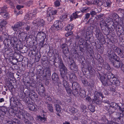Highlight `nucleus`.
<instances>
[{"label":"nucleus","mask_w":124,"mask_h":124,"mask_svg":"<svg viewBox=\"0 0 124 124\" xmlns=\"http://www.w3.org/2000/svg\"><path fill=\"white\" fill-rule=\"evenodd\" d=\"M61 47L62 49L65 48L67 49L68 47L67 45L65 43L61 45Z\"/></svg>","instance_id":"51"},{"label":"nucleus","mask_w":124,"mask_h":124,"mask_svg":"<svg viewBox=\"0 0 124 124\" xmlns=\"http://www.w3.org/2000/svg\"><path fill=\"white\" fill-rule=\"evenodd\" d=\"M80 108L82 111L83 113L85 114L87 113L86 110L87 107L86 106L83 104H82L80 106Z\"/></svg>","instance_id":"24"},{"label":"nucleus","mask_w":124,"mask_h":124,"mask_svg":"<svg viewBox=\"0 0 124 124\" xmlns=\"http://www.w3.org/2000/svg\"><path fill=\"white\" fill-rule=\"evenodd\" d=\"M109 51H108V57L109 58V59L110 60V61L111 62V61L113 60H112V57L113 56V54L114 53V52L113 51L112 52H110L109 53Z\"/></svg>","instance_id":"38"},{"label":"nucleus","mask_w":124,"mask_h":124,"mask_svg":"<svg viewBox=\"0 0 124 124\" xmlns=\"http://www.w3.org/2000/svg\"><path fill=\"white\" fill-rule=\"evenodd\" d=\"M104 68L107 70H109L111 69V68L109 64L107 63L104 65Z\"/></svg>","instance_id":"47"},{"label":"nucleus","mask_w":124,"mask_h":124,"mask_svg":"<svg viewBox=\"0 0 124 124\" xmlns=\"http://www.w3.org/2000/svg\"><path fill=\"white\" fill-rule=\"evenodd\" d=\"M7 110V108L6 107L2 106L0 107V112L1 111L5 114H6Z\"/></svg>","instance_id":"39"},{"label":"nucleus","mask_w":124,"mask_h":124,"mask_svg":"<svg viewBox=\"0 0 124 124\" xmlns=\"http://www.w3.org/2000/svg\"><path fill=\"white\" fill-rule=\"evenodd\" d=\"M57 13L56 10L53 9L49 10H47V19L49 21H51L54 18V16Z\"/></svg>","instance_id":"5"},{"label":"nucleus","mask_w":124,"mask_h":124,"mask_svg":"<svg viewBox=\"0 0 124 124\" xmlns=\"http://www.w3.org/2000/svg\"><path fill=\"white\" fill-rule=\"evenodd\" d=\"M92 102L93 103L98 104H100L101 103V101L100 100L99 98L94 97V98L92 101Z\"/></svg>","instance_id":"23"},{"label":"nucleus","mask_w":124,"mask_h":124,"mask_svg":"<svg viewBox=\"0 0 124 124\" xmlns=\"http://www.w3.org/2000/svg\"><path fill=\"white\" fill-rule=\"evenodd\" d=\"M69 75V76L70 81L71 83L76 81L77 80V78L74 73H71Z\"/></svg>","instance_id":"15"},{"label":"nucleus","mask_w":124,"mask_h":124,"mask_svg":"<svg viewBox=\"0 0 124 124\" xmlns=\"http://www.w3.org/2000/svg\"><path fill=\"white\" fill-rule=\"evenodd\" d=\"M7 24V22L4 20H0V30L2 31L3 28Z\"/></svg>","instance_id":"16"},{"label":"nucleus","mask_w":124,"mask_h":124,"mask_svg":"<svg viewBox=\"0 0 124 124\" xmlns=\"http://www.w3.org/2000/svg\"><path fill=\"white\" fill-rule=\"evenodd\" d=\"M94 97L99 98L100 97H101L102 99L104 98H105L103 96V95L102 93L97 91H95V92Z\"/></svg>","instance_id":"19"},{"label":"nucleus","mask_w":124,"mask_h":124,"mask_svg":"<svg viewBox=\"0 0 124 124\" xmlns=\"http://www.w3.org/2000/svg\"><path fill=\"white\" fill-rule=\"evenodd\" d=\"M26 111L24 110L20 109L19 112V115L20 117H19L20 119H22L23 118L25 117V115Z\"/></svg>","instance_id":"17"},{"label":"nucleus","mask_w":124,"mask_h":124,"mask_svg":"<svg viewBox=\"0 0 124 124\" xmlns=\"http://www.w3.org/2000/svg\"><path fill=\"white\" fill-rule=\"evenodd\" d=\"M88 108L92 112H94L95 111V107L91 104H90L88 105Z\"/></svg>","instance_id":"35"},{"label":"nucleus","mask_w":124,"mask_h":124,"mask_svg":"<svg viewBox=\"0 0 124 124\" xmlns=\"http://www.w3.org/2000/svg\"><path fill=\"white\" fill-rule=\"evenodd\" d=\"M8 87L10 91L11 92L13 91L12 89L14 88V86L11 83H10L8 85Z\"/></svg>","instance_id":"50"},{"label":"nucleus","mask_w":124,"mask_h":124,"mask_svg":"<svg viewBox=\"0 0 124 124\" xmlns=\"http://www.w3.org/2000/svg\"><path fill=\"white\" fill-rule=\"evenodd\" d=\"M15 104L19 108H21L23 107V105L22 104L17 100H16V101L15 102Z\"/></svg>","instance_id":"40"},{"label":"nucleus","mask_w":124,"mask_h":124,"mask_svg":"<svg viewBox=\"0 0 124 124\" xmlns=\"http://www.w3.org/2000/svg\"><path fill=\"white\" fill-rule=\"evenodd\" d=\"M68 78V76H67V78L65 79L63 78V85L65 88L67 86H69L68 82L65 80H66V79H67Z\"/></svg>","instance_id":"41"},{"label":"nucleus","mask_w":124,"mask_h":124,"mask_svg":"<svg viewBox=\"0 0 124 124\" xmlns=\"http://www.w3.org/2000/svg\"><path fill=\"white\" fill-rule=\"evenodd\" d=\"M15 98L13 97H11L10 99V103L13 102L15 104V102L16 101L15 100Z\"/></svg>","instance_id":"60"},{"label":"nucleus","mask_w":124,"mask_h":124,"mask_svg":"<svg viewBox=\"0 0 124 124\" xmlns=\"http://www.w3.org/2000/svg\"><path fill=\"white\" fill-rule=\"evenodd\" d=\"M94 2L95 5L99 7L101 6L103 4V0H96Z\"/></svg>","instance_id":"25"},{"label":"nucleus","mask_w":124,"mask_h":124,"mask_svg":"<svg viewBox=\"0 0 124 124\" xmlns=\"http://www.w3.org/2000/svg\"><path fill=\"white\" fill-rule=\"evenodd\" d=\"M47 108L48 110L51 112H53V108L52 107V105L51 104H48L47 105Z\"/></svg>","instance_id":"43"},{"label":"nucleus","mask_w":124,"mask_h":124,"mask_svg":"<svg viewBox=\"0 0 124 124\" xmlns=\"http://www.w3.org/2000/svg\"><path fill=\"white\" fill-rule=\"evenodd\" d=\"M79 93L80 96L82 98H84L85 96V92L81 90V88L80 90H78V93Z\"/></svg>","instance_id":"28"},{"label":"nucleus","mask_w":124,"mask_h":124,"mask_svg":"<svg viewBox=\"0 0 124 124\" xmlns=\"http://www.w3.org/2000/svg\"><path fill=\"white\" fill-rule=\"evenodd\" d=\"M111 63L114 67L117 68L121 67V66L123 65V63L120 60H116L115 61L111 60Z\"/></svg>","instance_id":"8"},{"label":"nucleus","mask_w":124,"mask_h":124,"mask_svg":"<svg viewBox=\"0 0 124 124\" xmlns=\"http://www.w3.org/2000/svg\"><path fill=\"white\" fill-rule=\"evenodd\" d=\"M111 82L113 84L116 86H119L120 85V82L119 80L115 77L112 80H111Z\"/></svg>","instance_id":"18"},{"label":"nucleus","mask_w":124,"mask_h":124,"mask_svg":"<svg viewBox=\"0 0 124 124\" xmlns=\"http://www.w3.org/2000/svg\"><path fill=\"white\" fill-rule=\"evenodd\" d=\"M93 26H92L88 27L87 29L86 32L88 33V35L91 34L93 32Z\"/></svg>","instance_id":"31"},{"label":"nucleus","mask_w":124,"mask_h":124,"mask_svg":"<svg viewBox=\"0 0 124 124\" xmlns=\"http://www.w3.org/2000/svg\"><path fill=\"white\" fill-rule=\"evenodd\" d=\"M32 24L34 25L38 23L39 24V20L38 19H36L35 20H34L32 22Z\"/></svg>","instance_id":"57"},{"label":"nucleus","mask_w":124,"mask_h":124,"mask_svg":"<svg viewBox=\"0 0 124 124\" xmlns=\"http://www.w3.org/2000/svg\"><path fill=\"white\" fill-rule=\"evenodd\" d=\"M33 17H34V14H33L32 13H30L28 14H27L26 16L28 17V19H31L33 16Z\"/></svg>","instance_id":"53"},{"label":"nucleus","mask_w":124,"mask_h":124,"mask_svg":"<svg viewBox=\"0 0 124 124\" xmlns=\"http://www.w3.org/2000/svg\"><path fill=\"white\" fill-rule=\"evenodd\" d=\"M113 113H114V114L116 115V116L117 119L120 120L121 119V118H122V117L123 116V115L121 113L114 112H113Z\"/></svg>","instance_id":"27"},{"label":"nucleus","mask_w":124,"mask_h":124,"mask_svg":"<svg viewBox=\"0 0 124 124\" xmlns=\"http://www.w3.org/2000/svg\"><path fill=\"white\" fill-rule=\"evenodd\" d=\"M14 43L13 44L12 47H13L15 49V50H19V45H17L16 44V42H14Z\"/></svg>","instance_id":"48"},{"label":"nucleus","mask_w":124,"mask_h":124,"mask_svg":"<svg viewBox=\"0 0 124 124\" xmlns=\"http://www.w3.org/2000/svg\"><path fill=\"white\" fill-rule=\"evenodd\" d=\"M45 40V39L42 40V41H40L39 44V46H40L41 47H43L45 45L44 44V43Z\"/></svg>","instance_id":"58"},{"label":"nucleus","mask_w":124,"mask_h":124,"mask_svg":"<svg viewBox=\"0 0 124 124\" xmlns=\"http://www.w3.org/2000/svg\"><path fill=\"white\" fill-rule=\"evenodd\" d=\"M103 15L102 14L98 15L96 18L97 20H100V21L102 22L103 20Z\"/></svg>","instance_id":"36"},{"label":"nucleus","mask_w":124,"mask_h":124,"mask_svg":"<svg viewBox=\"0 0 124 124\" xmlns=\"http://www.w3.org/2000/svg\"><path fill=\"white\" fill-rule=\"evenodd\" d=\"M39 25H40L41 26H43L45 24V21L42 19H40L39 21Z\"/></svg>","instance_id":"44"},{"label":"nucleus","mask_w":124,"mask_h":124,"mask_svg":"<svg viewBox=\"0 0 124 124\" xmlns=\"http://www.w3.org/2000/svg\"><path fill=\"white\" fill-rule=\"evenodd\" d=\"M54 4L55 6L56 7H58L60 5V2L58 0L54 2Z\"/></svg>","instance_id":"61"},{"label":"nucleus","mask_w":124,"mask_h":124,"mask_svg":"<svg viewBox=\"0 0 124 124\" xmlns=\"http://www.w3.org/2000/svg\"><path fill=\"white\" fill-rule=\"evenodd\" d=\"M62 51L64 54L68 53L69 51L68 47L67 48V49L65 48L62 49Z\"/></svg>","instance_id":"62"},{"label":"nucleus","mask_w":124,"mask_h":124,"mask_svg":"<svg viewBox=\"0 0 124 124\" xmlns=\"http://www.w3.org/2000/svg\"><path fill=\"white\" fill-rule=\"evenodd\" d=\"M90 14L92 17H93L94 16L96 15V13L93 10H92L90 11Z\"/></svg>","instance_id":"63"},{"label":"nucleus","mask_w":124,"mask_h":124,"mask_svg":"<svg viewBox=\"0 0 124 124\" xmlns=\"http://www.w3.org/2000/svg\"><path fill=\"white\" fill-rule=\"evenodd\" d=\"M87 69L90 73L92 74L95 73V70L92 69V66L90 65H88Z\"/></svg>","instance_id":"30"},{"label":"nucleus","mask_w":124,"mask_h":124,"mask_svg":"<svg viewBox=\"0 0 124 124\" xmlns=\"http://www.w3.org/2000/svg\"><path fill=\"white\" fill-rule=\"evenodd\" d=\"M46 36V34L44 32L40 31L39 32L37 33L36 38L38 40H42L45 39Z\"/></svg>","instance_id":"11"},{"label":"nucleus","mask_w":124,"mask_h":124,"mask_svg":"<svg viewBox=\"0 0 124 124\" xmlns=\"http://www.w3.org/2000/svg\"><path fill=\"white\" fill-rule=\"evenodd\" d=\"M17 41V39L15 36L13 37L10 39H5L4 42L6 46L11 47H12L13 44L14 42H16Z\"/></svg>","instance_id":"3"},{"label":"nucleus","mask_w":124,"mask_h":124,"mask_svg":"<svg viewBox=\"0 0 124 124\" xmlns=\"http://www.w3.org/2000/svg\"><path fill=\"white\" fill-rule=\"evenodd\" d=\"M110 106L111 108L116 109L118 108V104L115 102H112L110 104Z\"/></svg>","instance_id":"34"},{"label":"nucleus","mask_w":124,"mask_h":124,"mask_svg":"<svg viewBox=\"0 0 124 124\" xmlns=\"http://www.w3.org/2000/svg\"><path fill=\"white\" fill-rule=\"evenodd\" d=\"M98 78L100 79L103 85L106 86L109 85V81L104 76H102L100 73L98 75Z\"/></svg>","instance_id":"7"},{"label":"nucleus","mask_w":124,"mask_h":124,"mask_svg":"<svg viewBox=\"0 0 124 124\" xmlns=\"http://www.w3.org/2000/svg\"><path fill=\"white\" fill-rule=\"evenodd\" d=\"M70 111L72 113H76L78 112V110L76 108L74 107H72L71 108H70Z\"/></svg>","instance_id":"46"},{"label":"nucleus","mask_w":124,"mask_h":124,"mask_svg":"<svg viewBox=\"0 0 124 124\" xmlns=\"http://www.w3.org/2000/svg\"><path fill=\"white\" fill-rule=\"evenodd\" d=\"M112 49L114 51L117 53V54L120 57H123L124 56V50H122L121 48L113 45L112 46Z\"/></svg>","instance_id":"6"},{"label":"nucleus","mask_w":124,"mask_h":124,"mask_svg":"<svg viewBox=\"0 0 124 124\" xmlns=\"http://www.w3.org/2000/svg\"><path fill=\"white\" fill-rule=\"evenodd\" d=\"M111 16L114 19H118L119 18V16L116 13H112L111 14Z\"/></svg>","instance_id":"42"},{"label":"nucleus","mask_w":124,"mask_h":124,"mask_svg":"<svg viewBox=\"0 0 124 124\" xmlns=\"http://www.w3.org/2000/svg\"><path fill=\"white\" fill-rule=\"evenodd\" d=\"M88 22V23L92 25V26H96L97 25V24L96 21L95 20H93L92 19L90 18V19Z\"/></svg>","instance_id":"21"},{"label":"nucleus","mask_w":124,"mask_h":124,"mask_svg":"<svg viewBox=\"0 0 124 124\" xmlns=\"http://www.w3.org/2000/svg\"><path fill=\"white\" fill-rule=\"evenodd\" d=\"M76 13H77V16H78V17H81L83 13L81 11H76Z\"/></svg>","instance_id":"59"},{"label":"nucleus","mask_w":124,"mask_h":124,"mask_svg":"<svg viewBox=\"0 0 124 124\" xmlns=\"http://www.w3.org/2000/svg\"><path fill=\"white\" fill-rule=\"evenodd\" d=\"M51 75V72L50 69L49 68H46L44 69L41 76L43 77L44 79L46 80V81L47 82V80H48V78H50ZM47 83L48 84L49 83L48 82H47Z\"/></svg>","instance_id":"4"},{"label":"nucleus","mask_w":124,"mask_h":124,"mask_svg":"<svg viewBox=\"0 0 124 124\" xmlns=\"http://www.w3.org/2000/svg\"><path fill=\"white\" fill-rule=\"evenodd\" d=\"M73 25L72 24H70L67 25L65 28V30L67 31H71L73 28Z\"/></svg>","instance_id":"26"},{"label":"nucleus","mask_w":124,"mask_h":124,"mask_svg":"<svg viewBox=\"0 0 124 124\" xmlns=\"http://www.w3.org/2000/svg\"><path fill=\"white\" fill-rule=\"evenodd\" d=\"M112 4V2L110 0H107L104 2V6L108 8L110 7Z\"/></svg>","instance_id":"29"},{"label":"nucleus","mask_w":124,"mask_h":124,"mask_svg":"<svg viewBox=\"0 0 124 124\" xmlns=\"http://www.w3.org/2000/svg\"><path fill=\"white\" fill-rule=\"evenodd\" d=\"M0 15L4 18H6L8 17L9 15L8 13L6 12H0Z\"/></svg>","instance_id":"45"},{"label":"nucleus","mask_w":124,"mask_h":124,"mask_svg":"<svg viewBox=\"0 0 124 124\" xmlns=\"http://www.w3.org/2000/svg\"><path fill=\"white\" fill-rule=\"evenodd\" d=\"M78 18V16H77V14L76 12L73 13V14L71 15L70 18V20L71 21H72L73 20V18L76 19L77 18Z\"/></svg>","instance_id":"37"},{"label":"nucleus","mask_w":124,"mask_h":124,"mask_svg":"<svg viewBox=\"0 0 124 124\" xmlns=\"http://www.w3.org/2000/svg\"><path fill=\"white\" fill-rule=\"evenodd\" d=\"M65 89L68 93L71 94V93L72 90L69 87V86L65 87Z\"/></svg>","instance_id":"52"},{"label":"nucleus","mask_w":124,"mask_h":124,"mask_svg":"<svg viewBox=\"0 0 124 124\" xmlns=\"http://www.w3.org/2000/svg\"><path fill=\"white\" fill-rule=\"evenodd\" d=\"M68 16V15L67 14L61 15L60 17V21L62 22L63 21H65L67 20L68 19H69L67 17Z\"/></svg>","instance_id":"20"},{"label":"nucleus","mask_w":124,"mask_h":124,"mask_svg":"<svg viewBox=\"0 0 124 124\" xmlns=\"http://www.w3.org/2000/svg\"><path fill=\"white\" fill-rule=\"evenodd\" d=\"M104 76L106 77L108 79H111V80H113L114 78L116 77L115 75L110 72H108L104 74Z\"/></svg>","instance_id":"14"},{"label":"nucleus","mask_w":124,"mask_h":124,"mask_svg":"<svg viewBox=\"0 0 124 124\" xmlns=\"http://www.w3.org/2000/svg\"><path fill=\"white\" fill-rule=\"evenodd\" d=\"M33 2L32 1H29L27 2V6L28 7H29L31 6L33 4Z\"/></svg>","instance_id":"64"},{"label":"nucleus","mask_w":124,"mask_h":124,"mask_svg":"<svg viewBox=\"0 0 124 124\" xmlns=\"http://www.w3.org/2000/svg\"><path fill=\"white\" fill-rule=\"evenodd\" d=\"M54 106L55 107V110L56 111L59 113H60L62 109L61 106L57 104H55Z\"/></svg>","instance_id":"32"},{"label":"nucleus","mask_w":124,"mask_h":124,"mask_svg":"<svg viewBox=\"0 0 124 124\" xmlns=\"http://www.w3.org/2000/svg\"><path fill=\"white\" fill-rule=\"evenodd\" d=\"M88 33L87 32H86V33L85 34V40H86V41L87 40H89L90 38V37L89 36L90 34L88 35Z\"/></svg>","instance_id":"56"},{"label":"nucleus","mask_w":124,"mask_h":124,"mask_svg":"<svg viewBox=\"0 0 124 124\" xmlns=\"http://www.w3.org/2000/svg\"><path fill=\"white\" fill-rule=\"evenodd\" d=\"M22 25V23L20 22H18L15 24L13 26H12L11 28L15 31H17L19 29L21 28V27Z\"/></svg>","instance_id":"12"},{"label":"nucleus","mask_w":124,"mask_h":124,"mask_svg":"<svg viewBox=\"0 0 124 124\" xmlns=\"http://www.w3.org/2000/svg\"><path fill=\"white\" fill-rule=\"evenodd\" d=\"M60 22V21H59L58 20L55 21L53 25L51 27V29L53 28L54 27H55V26H57L58 23H59V22Z\"/></svg>","instance_id":"49"},{"label":"nucleus","mask_w":124,"mask_h":124,"mask_svg":"<svg viewBox=\"0 0 124 124\" xmlns=\"http://www.w3.org/2000/svg\"><path fill=\"white\" fill-rule=\"evenodd\" d=\"M43 115V117L41 116H38V119L39 121H41L42 122H44L46 120V118L44 117Z\"/></svg>","instance_id":"33"},{"label":"nucleus","mask_w":124,"mask_h":124,"mask_svg":"<svg viewBox=\"0 0 124 124\" xmlns=\"http://www.w3.org/2000/svg\"><path fill=\"white\" fill-rule=\"evenodd\" d=\"M82 82L84 84L85 86H87L88 85L87 82V81L85 79H82L81 80Z\"/></svg>","instance_id":"55"},{"label":"nucleus","mask_w":124,"mask_h":124,"mask_svg":"<svg viewBox=\"0 0 124 124\" xmlns=\"http://www.w3.org/2000/svg\"><path fill=\"white\" fill-rule=\"evenodd\" d=\"M71 83L72 93L74 96H76L78 94V90H80L81 88L80 85L76 81L72 82Z\"/></svg>","instance_id":"2"},{"label":"nucleus","mask_w":124,"mask_h":124,"mask_svg":"<svg viewBox=\"0 0 124 124\" xmlns=\"http://www.w3.org/2000/svg\"><path fill=\"white\" fill-rule=\"evenodd\" d=\"M78 42V44L80 45H86L87 44L86 40L82 38L79 39Z\"/></svg>","instance_id":"22"},{"label":"nucleus","mask_w":124,"mask_h":124,"mask_svg":"<svg viewBox=\"0 0 124 124\" xmlns=\"http://www.w3.org/2000/svg\"><path fill=\"white\" fill-rule=\"evenodd\" d=\"M58 63L61 77L62 78L64 79L67 78V74H66V72H67V70L63 63L62 59L60 58L58 59Z\"/></svg>","instance_id":"1"},{"label":"nucleus","mask_w":124,"mask_h":124,"mask_svg":"<svg viewBox=\"0 0 124 124\" xmlns=\"http://www.w3.org/2000/svg\"><path fill=\"white\" fill-rule=\"evenodd\" d=\"M27 34L24 32L20 33L18 36L19 39L21 41H24L27 37Z\"/></svg>","instance_id":"13"},{"label":"nucleus","mask_w":124,"mask_h":124,"mask_svg":"<svg viewBox=\"0 0 124 124\" xmlns=\"http://www.w3.org/2000/svg\"><path fill=\"white\" fill-rule=\"evenodd\" d=\"M52 82L54 84L58 83L59 81V79L58 75L56 73L54 72L52 76Z\"/></svg>","instance_id":"10"},{"label":"nucleus","mask_w":124,"mask_h":124,"mask_svg":"<svg viewBox=\"0 0 124 124\" xmlns=\"http://www.w3.org/2000/svg\"><path fill=\"white\" fill-rule=\"evenodd\" d=\"M70 60V63L69 62V65L70 66L71 69L73 71H75L77 70V67L76 64L74 62V61L72 59H71L69 57L68 58Z\"/></svg>","instance_id":"9"},{"label":"nucleus","mask_w":124,"mask_h":124,"mask_svg":"<svg viewBox=\"0 0 124 124\" xmlns=\"http://www.w3.org/2000/svg\"><path fill=\"white\" fill-rule=\"evenodd\" d=\"M22 119L23 120L25 124H28L30 122L25 117L23 118Z\"/></svg>","instance_id":"54"}]
</instances>
